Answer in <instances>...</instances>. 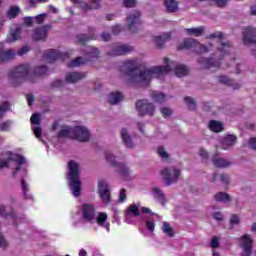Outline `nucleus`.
Returning a JSON list of instances; mask_svg holds the SVG:
<instances>
[{
  "mask_svg": "<svg viewBox=\"0 0 256 256\" xmlns=\"http://www.w3.org/2000/svg\"><path fill=\"white\" fill-rule=\"evenodd\" d=\"M49 73V69L47 66H36L31 73V68L28 64H22L8 73V79L12 83H23V81H27L30 79L31 83H33V79H37L39 77H43V75H47Z\"/></svg>",
  "mask_w": 256,
  "mask_h": 256,
  "instance_id": "1",
  "label": "nucleus"
},
{
  "mask_svg": "<svg viewBox=\"0 0 256 256\" xmlns=\"http://www.w3.org/2000/svg\"><path fill=\"white\" fill-rule=\"evenodd\" d=\"M164 63L165 66L152 67L151 70L142 73L141 77L146 76V79H151V77L157 78L160 75L169 73L170 71H174L176 77H185V75H189V69H187L183 64H179L175 61L169 62V58H164Z\"/></svg>",
  "mask_w": 256,
  "mask_h": 256,
  "instance_id": "2",
  "label": "nucleus"
},
{
  "mask_svg": "<svg viewBox=\"0 0 256 256\" xmlns=\"http://www.w3.org/2000/svg\"><path fill=\"white\" fill-rule=\"evenodd\" d=\"M124 65V73L125 75H128V77H131L133 81H136V83H142L145 85V87H149L151 84V79L155 78V76H151L149 79H147V76H141L143 73H147V71H151V68L144 69L140 72L139 67H137V61L135 60H127L123 63Z\"/></svg>",
  "mask_w": 256,
  "mask_h": 256,
  "instance_id": "3",
  "label": "nucleus"
},
{
  "mask_svg": "<svg viewBox=\"0 0 256 256\" xmlns=\"http://www.w3.org/2000/svg\"><path fill=\"white\" fill-rule=\"evenodd\" d=\"M71 135H74V139H77V141H81L82 143H85L91 139V133L89 132V129L85 126H76L74 128H70L67 126H64L57 134V137L59 139L71 137Z\"/></svg>",
  "mask_w": 256,
  "mask_h": 256,
  "instance_id": "4",
  "label": "nucleus"
},
{
  "mask_svg": "<svg viewBox=\"0 0 256 256\" xmlns=\"http://www.w3.org/2000/svg\"><path fill=\"white\" fill-rule=\"evenodd\" d=\"M69 172L67 179L70 180L69 185L73 191L74 197L81 195V181L79 180V164L74 160L68 162Z\"/></svg>",
  "mask_w": 256,
  "mask_h": 256,
  "instance_id": "5",
  "label": "nucleus"
},
{
  "mask_svg": "<svg viewBox=\"0 0 256 256\" xmlns=\"http://www.w3.org/2000/svg\"><path fill=\"white\" fill-rule=\"evenodd\" d=\"M135 107L140 117H145V115H150V117H153V115H155V105H153V103L149 102L147 99L138 100Z\"/></svg>",
  "mask_w": 256,
  "mask_h": 256,
  "instance_id": "6",
  "label": "nucleus"
},
{
  "mask_svg": "<svg viewBox=\"0 0 256 256\" xmlns=\"http://www.w3.org/2000/svg\"><path fill=\"white\" fill-rule=\"evenodd\" d=\"M81 215L83 221H85L86 223H95V219L97 217V208H95V204H82Z\"/></svg>",
  "mask_w": 256,
  "mask_h": 256,
  "instance_id": "7",
  "label": "nucleus"
},
{
  "mask_svg": "<svg viewBox=\"0 0 256 256\" xmlns=\"http://www.w3.org/2000/svg\"><path fill=\"white\" fill-rule=\"evenodd\" d=\"M161 175L164 177V181H166V185H172V183H177L179 181V177L181 176V170L171 167L164 168L161 171Z\"/></svg>",
  "mask_w": 256,
  "mask_h": 256,
  "instance_id": "8",
  "label": "nucleus"
},
{
  "mask_svg": "<svg viewBox=\"0 0 256 256\" xmlns=\"http://www.w3.org/2000/svg\"><path fill=\"white\" fill-rule=\"evenodd\" d=\"M141 12L134 11L129 14L126 18L128 30L131 33H137L139 31V27H141Z\"/></svg>",
  "mask_w": 256,
  "mask_h": 256,
  "instance_id": "9",
  "label": "nucleus"
},
{
  "mask_svg": "<svg viewBox=\"0 0 256 256\" xmlns=\"http://www.w3.org/2000/svg\"><path fill=\"white\" fill-rule=\"evenodd\" d=\"M106 161L110 163L112 167H116L118 173L122 175V177H129V168L125 166L123 163H119L115 161V155L110 152H105Z\"/></svg>",
  "mask_w": 256,
  "mask_h": 256,
  "instance_id": "10",
  "label": "nucleus"
},
{
  "mask_svg": "<svg viewBox=\"0 0 256 256\" xmlns=\"http://www.w3.org/2000/svg\"><path fill=\"white\" fill-rule=\"evenodd\" d=\"M44 59L48 63H55L57 59L65 61V59H69V52H61L59 50L50 49L44 53Z\"/></svg>",
  "mask_w": 256,
  "mask_h": 256,
  "instance_id": "11",
  "label": "nucleus"
},
{
  "mask_svg": "<svg viewBox=\"0 0 256 256\" xmlns=\"http://www.w3.org/2000/svg\"><path fill=\"white\" fill-rule=\"evenodd\" d=\"M239 241L242 249V256H251V253H253V239H251V235L244 234L239 238Z\"/></svg>",
  "mask_w": 256,
  "mask_h": 256,
  "instance_id": "12",
  "label": "nucleus"
},
{
  "mask_svg": "<svg viewBox=\"0 0 256 256\" xmlns=\"http://www.w3.org/2000/svg\"><path fill=\"white\" fill-rule=\"evenodd\" d=\"M133 51V46L129 44H114L111 51L108 52L110 57H119L121 55H127Z\"/></svg>",
  "mask_w": 256,
  "mask_h": 256,
  "instance_id": "13",
  "label": "nucleus"
},
{
  "mask_svg": "<svg viewBox=\"0 0 256 256\" xmlns=\"http://www.w3.org/2000/svg\"><path fill=\"white\" fill-rule=\"evenodd\" d=\"M98 193L104 203H111V193L109 192V184L104 180L98 182Z\"/></svg>",
  "mask_w": 256,
  "mask_h": 256,
  "instance_id": "14",
  "label": "nucleus"
},
{
  "mask_svg": "<svg viewBox=\"0 0 256 256\" xmlns=\"http://www.w3.org/2000/svg\"><path fill=\"white\" fill-rule=\"evenodd\" d=\"M6 155L8 156V161H13L19 165L15 168L14 175L19 173L21 171V165L25 163V157L21 156V154H13L12 152H6Z\"/></svg>",
  "mask_w": 256,
  "mask_h": 256,
  "instance_id": "15",
  "label": "nucleus"
},
{
  "mask_svg": "<svg viewBox=\"0 0 256 256\" xmlns=\"http://www.w3.org/2000/svg\"><path fill=\"white\" fill-rule=\"evenodd\" d=\"M47 33H49V26L36 28L32 35V39L33 41H45L47 39Z\"/></svg>",
  "mask_w": 256,
  "mask_h": 256,
  "instance_id": "16",
  "label": "nucleus"
},
{
  "mask_svg": "<svg viewBox=\"0 0 256 256\" xmlns=\"http://www.w3.org/2000/svg\"><path fill=\"white\" fill-rule=\"evenodd\" d=\"M221 59L215 60L213 58L202 57L198 60V63L202 65L204 69H211V67H221Z\"/></svg>",
  "mask_w": 256,
  "mask_h": 256,
  "instance_id": "17",
  "label": "nucleus"
},
{
  "mask_svg": "<svg viewBox=\"0 0 256 256\" xmlns=\"http://www.w3.org/2000/svg\"><path fill=\"white\" fill-rule=\"evenodd\" d=\"M88 33V35L80 34L77 36V41L80 45H87L88 41L97 39V36L95 35V28H89Z\"/></svg>",
  "mask_w": 256,
  "mask_h": 256,
  "instance_id": "18",
  "label": "nucleus"
},
{
  "mask_svg": "<svg viewBox=\"0 0 256 256\" xmlns=\"http://www.w3.org/2000/svg\"><path fill=\"white\" fill-rule=\"evenodd\" d=\"M87 77V72H69L65 76L66 83H77Z\"/></svg>",
  "mask_w": 256,
  "mask_h": 256,
  "instance_id": "19",
  "label": "nucleus"
},
{
  "mask_svg": "<svg viewBox=\"0 0 256 256\" xmlns=\"http://www.w3.org/2000/svg\"><path fill=\"white\" fill-rule=\"evenodd\" d=\"M235 143H237V136L235 134H228L223 137L221 147L227 151V149H231Z\"/></svg>",
  "mask_w": 256,
  "mask_h": 256,
  "instance_id": "20",
  "label": "nucleus"
},
{
  "mask_svg": "<svg viewBox=\"0 0 256 256\" xmlns=\"http://www.w3.org/2000/svg\"><path fill=\"white\" fill-rule=\"evenodd\" d=\"M218 81L222 85H226L227 87H232L234 90L241 89V85L235 82V80L229 78L228 76L220 75L218 76Z\"/></svg>",
  "mask_w": 256,
  "mask_h": 256,
  "instance_id": "21",
  "label": "nucleus"
},
{
  "mask_svg": "<svg viewBox=\"0 0 256 256\" xmlns=\"http://www.w3.org/2000/svg\"><path fill=\"white\" fill-rule=\"evenodd\" d=\"M15 59V52L11 49L4 51L3 43H0V63H5Z\"/></svg>",
  "mask_w": 256,
  "mask_h": 256,
  "instance_id": "22",
  "label": "nucleus"
},
{
  "mask_svg": "<svg viewBox=\"0 0 256 256\" xmlns=\"http://www.w3.org/2000/svg\"><path fill=\"white\" fill-rule=\"evenodd\" d=\"M107 219H109V216H107V213L100 212L96 216L95 221L99 225V227H104L106 231H110L111 227L109 222H107Z\"/></svg>",
  "mask_w": 256,
  "mask_h": 256,
  "instance_id": "23",
  "label": "nucleus"
},
{
  "mask_svg": "<svg viewBox=\"0 0 256 256\" xmlns=\"http://www.w3.org/2000/svg\"><path fill=\"white\" fill-rule=\"evenodd\" d=\"M195 47H197V40L194 38H186L182 44L177 46V50L183 51V49H195Z\"/></svg>",
  "mask_w": 256,
  "mask_h": 256,
  "instance_id": "24",
  "label": "nucleus"
},
{
  "mask_svg": "<svg viewBox=\"0 0 256 256\" xmlns=\"http://www.w3.org/2000/svg\"><path fill=\"white\" fill-rule=\"evenodd\" d=\"M171 39V32L165 33L162 36H155L154 43L156 44L157 49H163L165 47V42Z\"/></svg>",
  "mask_w": 256,
  "mask_h": 256,
  "instance_id": "25",
  "label": "nucleus"
},
{
  "mask_svg": "<svg viewBox=\"0 0 256 256\" xmlns=\"http://www.w3.org/2000/svg\"><path fill=\"white\" fill-rule=\"evenodd\" d=\"M123 101V93L121 92H112L108 96V103L110 105H117V103H121Z\"/></svg>",
  "mask_w": 256,
  "mask_h": 256,
  "instance_id": "26",
  "label": "nucleus"
},
{
  "mask_svg": "<svg viewBox=\"0 0 256 256\" xmlns=\"http://www.w3.org/2000/svg\"><path fill=\"white\" fill-rule=\"evenodd\" d=\"M121 137H122V141L125 144V146L128 149H133V147H134L133 141L131 140V136L127 132V129L122 128V130H121Z\"/></svg>",
  "mask_w": 256,
  "mask_h": 256,
  "instance_id": "27",
  "label": "nucleus"
},
{
  "mask_svg": "<svg viewBox=\"0 0 256 256\" xmlns=\"http://www.w3.org/2000/svg\"><path fill=\"white\" fill-rule=\"evenodd\" d=\"M164 6L168 13H177L179 10V4L175 0H164Z\"/></svg>",
  "mask_w": 256,
  "mask_h": 256,
  "instance_id": "28",
  "label": "nucleus"
},
{
  "mask_svg": "<svg viewBox=\"0 0 256 256\" xmlns=\"http://www.w3.org/2000/svg\"><path fill=\"white\" fill-rule=\"evenodd\" d=\"M208 127L210 131H213V133H221V131H223V123L217 120H210Z\"/></svg>",
  "mask_w": 256,
  "mask_h": 256,
  "instance_id": "29",
  "label": "nucleus"
},
{
  "mask_svg": "<svg viewBox=\"0 0 256 256\" xmlns=\"http://www.w3.org/2000/svg\"><path fill=\"white\" fill-rule=\"evenodd\" d=\"M152 191L154 193V198L156 199V201H159L160 204L165 206L166 201H165V194L163 193V191L160 190L159 187H154Z\"/></svg>",
  "mask_w": 256,
  "mask_h": 256,
  "instance_id": "30",
  "label": "nucleus"
},
{
  "mask_svg": "<svg viewBox=\"0 0 256 256\" xmlns=\"http://www.w3.org/2000/svg\"><path fill=\"white\" fill-rule=\"evenodd\" d=\"M219 51L222 55V57H224V55H229V53H231V51H233V43L231 42H225V43H221V47L219 48Z\"/></svg>",
  "mask_w": 256,
  "mask_h": 256,
  "instance_id": "31",
  "label": "nucleus"
},
{
  "mask_svg": "<svg viewBox=\"0 0 256 256\" xmlns=\"http://www.w3.org/2000/svg\"><path fill=\"white\" fill-rule=\"evenodd\" d=\"M101 0H90V4L82 5L84 11H91V9H99L101 7Z\"/></svg>",
  "mask_w": 256,
  "mask_h": 256,
  "instance_id": "32",
  "label": "nucleus"
},
{
  "mask_svg": "<svg viewBox=\"0 0 256 256\" xmlns=\"http://www.w3.org/2000/svg\"><path fill=\"white\" fill-rule=\"evenodd\" d=\"M212 163L214 167H229V165H231L227 160L218 158L217 155L212 158Z\"/></svg>",
  "mask_w": 256,
  "mask_h": 256,
  "instance_id": "33",
  "label": "nucleus"
},
{
  "mask_svg": "<svg viewBox=\"0 0 256 256\" xmlns=\"http://www.w3.org/2000/svg\"><path fill=\"white\" fill-rule=\"evenodd\" d=\"M214 199L222 203H227L231 201V196L225 192H218L216 195H214Z\"/></svg>",
  "mask_w": 256,
  "mask_h": 256,
  "instance_id": "34",
  "label": "nucleus"
},
{
  "mask_svg": "<svg viewBox=\"0 0 256 256\" xmlns=\"http://www.w3.org/2000/svg\"><path fill=\"white\" fill-rule=\"evenodd\" d=\"M84 63H85V60L82 57H77L72 61H70L67 64V67H69V69H74V67H81V65H83Z\"/></svg>",
  "mask_w": 256,
  "mask_h": 256,
  "instance_id": "35",
  "label": "nucleus"
},
{
  "mask_svg": "<svg viewBox=\"0 0 256 256\" xmlns=\"http://www.w3.org/2000/svg\"><path fill=\"white\" fill-rule=\"evenodd\" d=\"M204 31L205 29L203 27L186 29V33H188V35H194V37H201Z\"/></svg>",
  "mask_w": 256,
  "mask_h": 256,
  "instance_id": "36",
  "label": "nucleus"
},
{
  "mask_svg": "<svg viewBox=\"0 0 256 256\" xmlns=\"http://www.w3.org/2000/svg\"><path fill=\"white\" fill-rule=\"evenodd\" d=\"M7 111H11V104H9V101H4L0 105V119H3V117H5Z\"/></svg>",
  "mask_w": 256,
  "mask_h": 256,
  "instance_id": "37",
  "label": "nucleus"
},
{
  "mask_svg": "<svg viewBox=\"0 0 256 256\" xmlns=\"http://www.w3.org/2000/svg\"><path fill=\"white\" fill-rule=\"evenodd\" d=\"M162 231L168 237H175V232L173 231V227L168 222H163Z\"/></svg>",
  "mask_w": 256,
  "mask_h": 256,
  "instance_id": "38",
  "label": "nucleus"
},
{
  "mask_svg": "<svg viewBox=\"0 0 256 256\" xmlns=\"http://www.w3.org/2000/svg\"><path fill=\"white\" fill-rule=\"evenodd\" d=\"M20 13L21 9H19V6H12L7 12V17L9 19H15Z\"/></svg>",
  "mask_w": 256,
  "mask_h": 256,
  "instance_id": "39",
  "label": "nucleus"
},
{
  "mask_svg": "<svg viewBox=\"0 0 256 256\" xmlns=\"http://www.w3.org/2000/svg\"><path fill=\"white\" fill-rule=\"evenodd\" d=\"M184 102L188 105V109L190 111H195L197 109V103H195V99L191 96H186L184 98Z\"/></svg>",
  "mask_w": 256,
  "mask_h": 256,
  "instance_id": "40",
  "label": "nucleus"
},
{
  "mask_svg": "<svg viewBox=\"0 0 256 256\" xmlns=\"http://www.w3.org/2000/svg\"><path fill=\"white\" fill-rule=\"evenodd\" d=\"M151 97L156 103H163L165 101V94L162 92H152Z\"/></svg>",
  "mask_w": 256,
  "mask_h": 256,
  "instance_id": "41",
  "label": "nucleus"
},
{
  "mask_svg": "<svg viewBox=\"0 0 256 256\" xmlns=\"http://www.w3.org/2000/svg\"><path fill=\"white\" fill-rule=\"evenodd\" d=\"M126 211L127 213H131L132 215H134V217H139V215H141V213L139 212V206H137L136 204H131Z\"/></svg>",
  "mask_w": 256,
  "mask_h": 256,
  "instance_id": "42",
  "label": "nucleus"
},
{
  "mask_svg": "<svg viewBox=\"0 0 256 256\" xmlns=\"http://www.w3.org/2000/svg\"><path fill=\"white\" fill-rule=\"evenodd\" d=\"M21 187H22V191H23V195L26 199H31V196H29V184H27V182H25V179L21 180Z\"/></svg>",
  "mask_w": 256,
  "mask_h": 256,
  "instance_id": "43",
  "label": "nucleus"
},
{
  "mask_svg": "<svg viewBox=\"0 0 256 256\" xmlns=\"http://www.w3.org/2000/svg\"><path fill=\"white\" fill-rule=\"evenodd\" d=\"M32 125H41V114L34 113L30 118Z\"/></svg>",
  "mask_w": 256,
  "mask_h": 256,
  "instance_id": "44",
  "label": "nucleus"
},
{
  "mask_svg": "<svg viewBox=\"0 0 256 256\" xmlns=\"http://www.w3.org/2000/svg\"><path fill=\"white\" fill-rule=\"evenodd\" d=\"M194 51L196 53H207L209 51V48H207V46L197 42L196 47L194 48Z\"/></svg>",
  "mask_w": 256,
  "mask_h": 256,
  "instance_id": "45",
  "label": "nucleus"
},
{
  "mask_svg": "<svg viewBox=\"0 0 256 256\" xmlns=\"http://www.w3.org/2000/svg\"><path fill=\"white\" fill-rule=\"evenodd\" d=\"M206 39H225V34H223V32L217 31L206 36Z\"/></svg>",
  "mask_w": 256,
  "mask_h": 256,
  "instance_id": "46",
  "label": "nucleus"
},
{
  "mask_svg": "<svg viewBox=\"0 0 256 256\" xmlns=\"http://www.w3.org/2000/svg\"><path fill=\"white\" fill-rule=\"evenodd\" d=\"M157 152L159 157H161L162 159H169V154L167 153V151H165V148L163 146H159Z\"/></svg>",
  "mask_w": 256,
  "mask_h": 256,
  "instance_id": "47",
  "label": "nucleus"
},
{
  "mask_svg": "<svg viewBox=\"0 0 256 256\" xmlns=\"http://www.w3.org/2000/svg\"><path fill=\"white\" fill-rule=\"evenodd\" d=\"M119 203H125L127 201V190L122 188L119 192Z\"/></svg>",
  "mask_w": 256,
  "mask_h": 256,
  "instance_id": "48",
  "label": "nucleus"
},
{
  "mask_svg": "<svg viewBox=\"0 0 256 256\" xmlns=\"http://www.w3.org/2000/svg\"><path fill=\"white\" fill-rule=\"evenodd\" d=\"M0 215H5L7 219H15V210H11L9 214H5V208H0Z\"/></svg>",
  "mask_w": 256,
  "mask_h": 256,
  "instance_id": "49",
  "label": "nucleus"
},
{
  "mask_svg": "<svg viewBox=\"0 0 256 256\" xmlns=\"http://www.w3.org/2000/svg\"><path fill=\"white\" fill-rule=\"evenodd\" d=\"M33 133L36 137V139H41V135L43 133V130L39 126L32 127Z\"/></svg>",
  "mask_w": 256,
  "mask_h": 256,
  "instance_id": "50",
  "label": "nucleus"
},
{
  "mask_svg": "<svg viewBox=\"0 0 256 256\" xmlns=\"http://www.w3.org/2000/svg\"><path fill=\"white\" fill-rule=\"evenodd\" d=\"M11 127V121H5L0 124V131L5 132L9 131Z\"/></svg>",
  "mask_w": 256,
  "mask_h": 256,
  "instance_id": "51",
  "label": "nucleus"
},
{
  "mask_svg": "<svg viewBox=\"0 0 256 256\" xmlns=\"http://www.w3.org/2000/svg\"><path fill=\"white\" fill-rule=\"evenodd\" d=\"M160 111L162 113V117H164V118L171 116V114L173 113V110H171V108H167V107L161 108Z\"/></svg>",
  "mask_w": 256,
  "mask_h": 256,
  "instance_id": "52",
  "label": "nucleus"
},
{
  "mask_svg": "<svg viewBox=\"0 0 256 256\" xmlns=\"http://www.w3.org/2000/svg\"><path fill=\"white\" fill-rule=\"evenodd\" d=\"M88 55L91 59H99V49L92 48Z\"/></svg>",
  "mask_w": 256,
  "mask_h": 256,
  "instance_id": "53",
  "label": "nucleus"
},
{
  "mask_svg": "<svg viewBox=\"0 0 256 256\" xmlns=\"http://www.w3.org/2000/svg\"><path fill=\"white\" fill-rule=\"evenodd\" d=\"M198 1H206V0H198ZM217 7H225L229 0H212Z\"/></svg>",
  "mask_w": 256,
  "mask_h": 256,
  "instance_id": "54",
  "label": "nucleus"
},
{
  "mask_svg": "<svg viewBox=\"0 0 256 256\" xmlns=\"http://www.w3.org/2000/svg\"><path fill=\"white\" fill-rule=\"evenodd\" d=\"M137 5V1L135 0H124V7L127 9H131Z\"/></svg>",
  "mask_w": 256,
  "mask_h": 256,
  "instance_id": "55",
  "label": "nucleus"
},
{
  "mask_svg": "<svg viewBox=\"0 0 256 256\" xmlns=\"http://www.w3.org/2000/svg\"><path fill=\"white\" fill-rule=\"evenodd\" d=\"M210 247L212 249H217L219 248V238L217 236H214L211 240V243H210Z\"/></svg>",
  "mask_w": 256,
  "mask_h": 256,
  "instance_id": "56",
  "label": "nucleus"
},
{
  "mask_svg": "<svg viewBox=\"0 0 256 256\" xmlns=\"http://www.w3.org/2000/svg\"><path fill=\"white\" fill-rule=\"evenodd\" d=\"M47 17V14H40V15H37L35 16V22L38 24V25H41V23H43L45 21V18Z\"/></svg>",
  "mask_w": 256,
  "mask_h": 256,
  "instance_id": "57",
  "label": "nucleus"
},
{
  "mask_svg": "<svg viewBox=\"0 0 256 256\" xmlns=\"http://www.w3.org/2000/svg\"><path fill=\"white\" fill-rule=\"evenodd\" d=\"M121 31H123V27H122L121 25H119V24L114 25V26L112 27V33H113L114 35H119V33H121Z\"/></svg>",
  "mask_w": 256,
  "mask_h": 256,
  "instance_id": "58",
  "label": "nucleus"
},
{
  "mask_svg": "<svg viewBox=\"0 0 256 256\" xmlns=\"http://www.w3.org/2000/svg\"><path fill=\"white\" fill-rule=\"evenodd\" d=\"M239 222H240V220H239V216H237V214H234L231 216V218H230L231 225H239Z\"/></svg>",
  "mask_w": 256,
  "mask_h": 256,
  "instance_id": "59",
  "label": "nucleus"
},
{
  "mask_svg": "<svg viewBox=\"0 0 256 256\" xmlns=\"http://www.w3.org/2000/svg\"><path fill=\"white\" fill-rule=\"evenodd\" d=\"M221 183H225V185H229V175L221 174L219 176Z\"/></svg>",
  "mask_w": 256,
  "mask_h": 256,
  "instance_id": "60",
  "label": "nucleus"
},
{
  "mask_svg": "<svg viewBox=\"0 0 256 256\" xmlns=\"http://www.w3.org/2000/svg\"><path fill=\"white\" fill-rule=\"evenodd\" d=\"M146 229H148V231H155V222L148 220L146 222Z\"/></svg>",
  "mask_w": 256,
  "mask_h": 256,
  "instance_id": "61",
  "label": "nucleus"
},
{
  "mask_svg": "<svg viewBox=\"0 0 256 256\" xmlns=\"http://www.w3.org/2000/svg\"><path fill=\"white\" fill-rule=\"evenodd\" d=\"M26 99L29 107H31V105H33V103L35 102V97L33 96V94H27Z\"/></svg>",
  "mask_w": 256,
  "mask_h": 256,
  "instance_id": "62",
  "label": "nucleus"
},
{
  "mask_svg": "<svg viewBox=\"0 0 256 256\" xmlns=\"http://www.w3.org/2000/svg\"><path fill=\"white\" fill-rule=\"evenodd\" d=\"M29 53V46H23L20 50H18V55L23 56Z\"/></svg>",
  "mask_w": 256,
  "mask_h": 256,
  "instance_id": "63",
  "label": "nucleus"
},
{
  "mask_svg": "<svg viewBox=\"0 0 256 256\" xmlns=\"http://www.w3.org/2000/svg\"><path fill=\"white\" fill-rule=\"evenodd\" d=\"M248 145L251 149L256 151V137L255 138H250Z\"/></svg>",
  "mask_w": 256,
  "mask_h": 256,
  "instance_id": "64",
  "label": "nucleus"
}]
</instances>
